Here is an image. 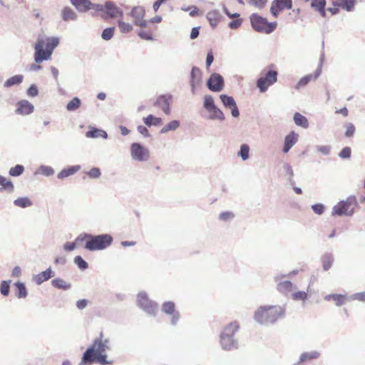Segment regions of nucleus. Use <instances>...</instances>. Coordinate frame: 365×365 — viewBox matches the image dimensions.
<instances>
[{
	"label": "nucleus",
	"mask_w": 365,
	"mask_h": 365,
	"mask_svg": "<svg viewBox=\"0 0 365 365\" xmlns=\"http://www.w3.org/2000/svg\"><path fill=\"white\" fill-rule=\"evenodd\" d=\"M59 42V38L56 36L47 37L46 40L38 37L34 45L35 62L41 63L44 61L49 60Z\"/></svg>",
	"instance_id": "f03ea898"
},
{
	"label": "nucleus",
	"mask_w": 365,
	"mask_h": 365,
	"mask_svg": "<svg viewBox=\"0 0 365 365\" xmlns=\"http://www.w3.org/2000/svg\"><path fill=\"white\" fill-rule=\"evenodd\" d=\"M144 123L148 127L159 126L163 124V120L160 117H156L153 114H150L143 118Z\"/></svg>",
	"instance_id": "e433bc0d"
},
{
	"label": "nucleus",
	"mask_w": 365,
	"mask_h": 365,
	"mask_svg": "<svg viewBox=\"0 0 365 365\" xmlns=\"http://www.w3.org/2000/svg\"><path fill=\"white\" fill-rule=\"evenodd\" d=\"M55 276V272L52 270L51 267H48L45 271L40 272L39 274H34L32 277V279L37 285H41L44 282L48 281L51 278Z\"/></svg>",
	"instance_id": "6ab92c4d"
},
{
	"label": "nucleus",
	"mask_w": 365,
	"mask_h": 365,
	"mask_svg": "<svg viewBox=\"0 0 365 365\" xmlns=\"http://www.w3.org/2000/svg\"><path fill=\"white\" fill-rule=\"evenodd\" d=\"M81 106V101L78 97H74L66 105L67 110L70 112L76 111Z\"/></svg>",
	"instance_id": "37998d69"
},
{
	"label": "nucleus",
	"mask_w": 365,
	"mask_h": 365,
	"mask_svg": "<svg viewBox=\"0 0 365 365\" xmlns=\"http://www.w3.org/2000/svg\"><path fill=\"white\" fill-rule=\"evenodd\" d=\"M292 8V0H273L271 4L270 13L277 18L283 10Z\"/></svg>",
	"instance_id": "4468645a"
},
{
	"label": "nucleus",
	"mask_w": 365,
	"mask_h": 365,
	"mask_svg": "<svg viewBox=\"0 0 365 365\" xmlns=\"http://www.w3.org/2000/svg\"><path fill=\"white\" fill-rule=\"evenodd\" d=\"M145 11L143 7L142 6H134L130 11V16L133 18H143L145 16Z\"/></svg>",
	"instance_id": "8fccbe9b"
},
{
	"label": "nucleus",
	"mask_w": 365,
	"mask_h": 365,
	"mask_svg": "<svg viewBox=\"0 0 365 365\" xmlns=\"http://www.w3.org/2000/svg\"><path fill=\"white\" fill-rule=\"evenodd\" d=\"M331 147L330 145H317V150L324 155L330 154Z\"/></svg>",
	"instance_id": "338daca9"
},
{
	"label": "nucleus",
	"mask_w": 365,
	"mask_h": 365,
	"mask_svg": "<svg viewBox=\"0 0 365 365\" xmlns=\"http://www.w3.org/2000/svg\"><path fill=\"white\" fill-rule=\"evenodd\" d=\"M326 4V0H312L311 1L312 8L318 11L319 14L324 18L327 16L325 10Z\"/></svg>",
	"instance_id": "c756f323"
},
{
	"label": "nucleus",
	"mask_w": 365,
	"mask_h": 365,
	"mask_svg": "<svg viewBox=\"0 0 365 365\" xmlns=\"http://www.w3.org/2000/svg\"><path fill=\"white\" fill-rule=\"evenodd\" d=\"M202 71L197 66H192L190 72V86L191 87H195L196 84H198L201 81Z\"/></svg>",
	"instance_id": "f704fd0d"
},
{
	"label": "nucleus",
	"mask_w": 365,
	"mask_h": 365,
	"mask_svg": "<svg viewBox=\"0 0 365 365\" xmlns=\"http://www.w3.org/2000/svg\"><path fill=\"white\" fill-rule=\"evenodd\" d=\"M16 287L15 294L19 299H24L28 296V291L24 282L17 281L14 283Z\"/></svg>",
	"instance_id": "72a5a7b5"
},
{
	"label": "nucleus",
	"mask_w": 365,
	"mask_h": 365,
	"mask_svg": "<svg viewBox=\"0 0 365 365\" xmlns=\"http://www.w3.org/2000/svg\"><path fill=\"white\" fill-rule=\"evenodd\" d=\"M110 339H103V333L101 332L98 337L96 338L93 343L89 346H94L96 349H98V346L101 345L103 346V351L110 350Z\"/></svg>",
	"instance_id": "c85d7f7f"
},
{
	"label": "nucleus",
	"mask_w": 365,
	"mask_h": 365,
	"mask_svg": "<svg viewBox=\"0 0 365 365\" xmlns=\"http://www.w3.org/2000/svg\"><path fill=\"white\" fill-rule=\"evenodd\" d=\"M235 215L230 211H225L220 214L219 220L222 221H228L232 218H234Z\"/></svg>",
	"instance_id": "0e129e2a"
},
{
	"label": "nucleus",
	"mask_w": 365,
	"mask_h": 365,
	"mask_svg": "<svg viewBox=\"0 0 365 365\" xmlns=\"http://www.w3.org/2000/svg\"><path fill=\"white\" fill-rule=\"evenodd\" d=\"M162 312L168 315H171V324L175 326L180 319V313L175 310V304L172 301L165 302L162 304Z\"/></svg>",
	"instance_id": "f3484780"
},
{
	"label": "nucleus",
	"mask_w": 365,
	"mask_h": 365,
	"mask_svg": "<svg viewBox=\"0 0 365 365\" xmlns=\"http://www.w3.org/2000/svg\"><path fill=\"white\" fill-rule=\"evenodd\" d=\"M51 285L56 289L62 290H68L71 288V284L66 282L61 278H55L52 279Z\"/></svg>",
	"instance_id": "58836bf2"
},
{
	"label": "nucleus",
	"mask_w": 365,
	"mask_h": 365,
	"mask_svg": "<svg viewBox=\"0 0 365 365\" xmlns=\"http://www.w3.org/2000/svg\"><path fill=\"white\" fill-rule=\"evenodd\" d=\"M313 212L319 215H322L325 210V206L322 203H316L312 205Z\"/></svg>",
	"instance_id": "680f3d73"
},
{
	"label": "nucleus",
	"mask_w": 365,
	"mask_h": 365,
	"mask_svg": "<svg viewBox=\"0 0 365 365\" xmlns=\"http://www.w3.org/2000/svg\"><path fill=\"white\" fill-rule=\"evenodd\" d=\"M293 120L294 123L303 128H307L309 127V122L307 118L299 113H295L294 114Z\"/></svg>",
	"instance_id": "ea45409f"
},
{
	"label": "nucleus",
	"mask_w": 365,
	"mask_h": 365,
	"mask_svg": "<svg viewBox=\"0 0 365 365\" xmlns=\"http://www.w3.org/2000/svg\"><path fill=\"white\" fill-rule=\"evenodd\" d=\"M324 59V53H322L319 58V63L318 67L315 70L314 73L308 74L303 76L300 80L297 82V83L294 86V88L296 90H299L303 87H305L311 81L317 80L322 73V68L323 61Z\"/></svg>",
	"instance_id": "9d476101"
},
{
	"label": "nucleus",
	"mask_w": 365,
	"mask_h": 365,
	"mask_svg": "<svg viewBox=\"0 0 365 365\" xmlns=\"http://www.w3.org/2000/svg\"><path fill=\"white\" fill-rule=\"evenodd\" d=\"M73 262L75 264L81 269V271H84L88 268V262L83 259V257L80 255H77L74 257Z\"/></svg>",
	"instance_id": "09e8293b"
},
{
	"label": "nucleus",
	"mask_w": 365,
	"mask_h": 365,
	"mask_svg": "<svg viewBox=\"0 0 365 365\" xmlns=\"http://www.w3.org/2000/svg\"><path fill=\"white\" fill-rule=\"evenodd\" d=\"M220 99L223 104L224 107L230 109L231 115L234 118H238L240 116V110L237 106V103L232 96L227 94H221Z\"/></svg>",
	"instance_id": "2eb2a0df"
},
{
	"label": "nucleus",
	"mask_w": 365,
	"mask_h": 365,
	"mask_svg": "<svg viewBox=\"0 0 365 365\" xmlns=\"http://www.w3.org/2000/svg\"><path fill=\"white\" fill-rule=\"evenodd\" d=\"M173 99L171 94L160 95L154 103V106L160 108L165 114L170 115L171 113L170 103Z\"/></svg>",
	"instance_id": "dca6fc26"
},
{
	"label": "nucleus",
	"mask_w": 365,
	"mask_h": 365,
	"mask_svg": "<svg viewBox=\"0 0 365 365\" xmlns=\"http://www.w3.org/2000/svg\"><path fill=\"white\" fill-rule=\"evenodd\" d=\"M349 299L365 302V292L354 294L349 297Z\"/></svg>",
	"instance_id": "774afa93"
},
{
	"label": "nucleus",
	"mask_w": 365,
	"mask_h": 365,
	"mask_svg": "<svg viewBox=\"0 0 365 365\" xmlns=\"http://www.w3.org/2000/svg\"><path fill=\"white\" fill-rule=\"evenodd\" d=\"M282 168H283L284 173L289 176L288 181H289V184L291 185H295V182L293 179L294 171H293L292 166L287 163H284L282 165Z\"/></svg>",
	"instance_id": "49530a36"
},
{
	"label": "nucleus",
	"mask_w": 365,
	"mask_h": 365,
	"mask_svg": "<svg viewBox=\"0 0 365 365\" xmlns=\"http://www.w3.org/2000/svg\"><path fill=\"white\" fill-rule=\"evenodd\" d=\"M54 169L48 165H41L38 167L36 174H41L46 177L52 176L54 174Z\"/></svg>",
	"instance_id": "a18cd8bd"
},
{
	"label": "nucleus",
	"mask_w": 365,
	"mask_h": 365,
	"mask_svg": "<svg viewBox=\"0 0 365 365\" xmlns=\"http://www.w3.org/2000/svg\"><path fill=\"white\" fill-rule=\"evenodd\" d=\"M285 315V308L282 306H261L255 313V320L262 325L274 324Z\"/></svg>",
	"instance_id": "7ed1b4c3"
},
{
	"label": "nucleus",
	"mask_w": 365,
	"mask_h": 365,
	"mask_svg": "<svg viewBox=\"0 0 365 365\" xmlns=\"http://www.w3.org/2000/svg\"><path fill=\"white\" fill-rule=\"evenodd\" d=\"M24 165L18 164L10 168L9 174L12 177H19L24 173Z\"/></svg>",
	"instance_id": "de8ad7c7"
},
{
	"label": "nucleus",
	"mask_w": 365,
	"mask_h": 365,
	"mask_svg": "<svg viewBox=\"0 0 365 365\" xmlns=\"http://www.w3.org/2000/svg\"><path fill=\"white\" fill-rule=\"evenodd\" d=\"M14 205L21 208H26L33 205V202L28 197H20L14 200Z\"/></svg>",
	"instance_id": "a19ab883"
},
{
	"label": "nucleus",
	"mask_w": 365,
	"mask_h": 365,
	"mask_svg": "<svg viewBox=\"0 0 365 365\" xmlns=\"http://www.w3.org/2000/svg\"><path fill=\"white\" fill-rule=\"evenodd\" d=\"M113 241V238L109 234L94 235L82 233L76 237L77 243L85 242L84 248L92 252L106 249L112 244Z\"/></svg>",
	"instance_id": "f257e3e1"
},
{
	"label": "nucleus",
	"mask_w": 365,
	"mask_h": 365,
	"mask_svg": "<svg viewBox=\"0 0 365 365\" xmlns=\"http://www.w3.org/2000/svg\"><path fill=\"white\" fill-rule=\"evenodd\" d=\"M351 155V149L350 147L343 148L339 153V157L342 159H349Z\"/></svg>",
	"instance_id": "bf43d9fd"
},
{
	"label": "nucleus",
	"mask_w": 365,
	"mask_h": 365,
	"mask_svg": "<svg viewBox=\"0 0 365 365\" xmlns=\"http://www.w3.org/2000/svg\"><path fill=\"white\" fill-rule=\"evenodd\" d=\"M86 136L88 138H97L101 137L103 139H107L108 133L104 130L90 126L89 130L86 133Z\"/></svg>",
	"instance_id": "a878e982"
},
{
	"label": "nucleus",
	"mask_w": 365,
	"mask_h": 365,
	"mask_svg": "<svg viewBox=\"0 0 365 365\" xmlns=\"http://www.w3.org/2000/svg\"><path fill=\"white\" fill-rule=\"evenodd\" d=\"M277 284V289L280 293L287 295L289 294L294 289H296V287L293 284V283L289 280L282 281L279 280Z\"/></svg>",
	"instance_id": "4be33fe9"
},
{
	"label": "nucleus",
	"mask_w": 365,
	"mask_h": 365,
	"mask_svg": "<svg viewBox=\"0 0 365 365\" xmlns=\"http://www.w3.org/2000/svg\"><path fill=\"white\" fill-rule=\"evenodd\" d=\"M38 86L33 83L29 86V87L26 90V94L29 97H36L38 95Z\"/></svg>",
	"instance_id": "4d7b16f0"
},
{
	"label": "nucleus",
	"mask_w": 365,
	"mask_h": 365,
	"mask_svg": "<svg viewBox=\"0 0 365 365\" xmlns=\"http://www.w3.org/2000/svg\"><path fill=\"white\" fill-rule=\"evenodd\" d=\"M118 24L122 33H129L133 30V26L129 23H125L121 20H118Z\"/></svg>",
	"instance_id": "864d4df0"
},
{
	"label": "nucleus",
	"mask_w": 365,
	"mask_h": 365,
	"mask_svg": "<svg viewBox=\"0 0 365 365\" xmlns=\"http://www.w3.org/2000/svg\"><path fill=\"white\" fill-rule=\"evenodd\" d=\"M34 110V106L27 100H21L17 103L16 113L21 115H29Z\"/></svg>",
	"instance_id": "aec40b11"
},
{
	"label": "nucleus",
	"mask_w": 365,
	"mask_h": 365,
	"mask_svg": "<svg viewBox=\"0 0 365 365\" xmlns=\"http://www.w3.org/2000/svg\"><path fill=\"white\" fill-rule=\"evenodd\" d=\"M130 154L133 160L144 162L149 158V150L140 143H133L130 145Z\"/></svg>",
	"instance_id": "9b49d317"
},
{
	"label": "nucleus",
	"mask_w": 365,
	"mask_h": 365,
	"mask_svg": "<svg viewBox=\"0 0 365 365\" xmlns=\"http://www.w3.org/2000/svg\"><path fill=\"white\" fill-rule=\"evenodd\" d=\"M332 215L337 216H351L354 213V208L350 209L344 202H339L337 205L334 206L332 209Z\"/></svg>",
	"instance_id": "a211bd4d"
},
{
	"label": "nucleus",
	"mask_w": 365,
	"mask_h": 365,
	"mask_svg": "<svg viewBox=\"0 0 365 365\" xmlns=\"http://www.w3.org/2000/svg\"><path fill=\"white\" fill-rule=\"evenodd\" d=\"M61 18L64 21H76L78 15L69 6H64L61 11Z\"/></svg>",
	"instance_id": "7c9ffc66"
},
{
	"label": "nucleus",
	"mask_w": 365,
	"mask_h": 365,
	"mask_svg": "<svg viewBox=\"0 0 365 365\" xmlns=\"http://www.w3.org/2000/svg\"><path fill=\"white\" fill-rule=\"evenodd\" d=\"M240 324L237 321L225 325L220 334V344L225 351H232L238 349L239 341L236 334L240 330Z\"/></svg>",
	"instance_id": "20e7f679"
},
{
	"label": "nucleus",
	"mask_w": 365,
	"mask_h": 365,
	"mask_svg": "<svg viewBox=\"0 0 365 365\" xmlns=\"http://www.w3.org/2000/svg\"><path fill=\"white\" fill-rule=\"evenodd\" d=\"M334 6H341L346 11H352L354 9L355 1L354 0H338V1H332Z\"/></svg>",
	"instance_id": "c9c22d12"
},
{
	"label": "nucleus",
	"mask_w": 365,
	"mask_h": 365,
	"mask_svg": "<svg viewBox=\"0 0 365 365\" xmlns=\"http://www.w3.org/2000/svg\"><path fill=\"white\" fill-rule=\"evenodd\" d=\"M308 297L307 292L304 291H298L292 294V299L295 301L298 300H302L305 301L307 300Z\"/></svg>",
	"instance_id": "13d9d810"
},
{
	"label": "nucleus",
	"mask_w": 365,
	"mask_h": 365,
	"mask_svg": "<svg viewBox=\"0 0 365 365\" xmlns=\"http://www.w3.org/2000/svg\"><path fill=\"white\" fill-rule=\"evenodd\" d=\"M334 261V255L331 252H325L321 257L322 268L324 271H328L333 265Z\"/></svg>",
	"instance_id": "2f4dec72"
},
{
	"label": "nucleus",
	"mask_w": 365,
	"mask_h": 365,
	"mask_svg": "<svg viewBox=\"0 0 365 365\" xmlns=\"http://www.w3.org/2000/svg\"><path fill=\"white\" fill-rule=\"evenodd\" d=\"M222 15L218 10H212L207 12L206 18L212 28L215 29L222 19Z\"/></svg>",
	"instance_id": "b1692460"
},
{
	"label": "nucleus",
	"mask_w": 365,
	"mask_h": 365,
	"mask_svg": "<svg viewBox=\"0 0 365 365\" xmlns=\"http://www.w3.org/2000/svg\"><path fill=\"white\" fill-rule=\"evenodd\" d=\"M104 19H113L117 17L123 18V11L115 4L110 1H106L104 14H102Z\"/></svg>",
	"instance_id": "ddd939ff"
},
{
	"label": "nucleus",
	"mask_w": 365,
	"mask_h": 365,
	"mask_svg": "<svg viewBox=\"0 0 365 365\" xmlns=\"http://www.w3.org/2000/svg\"><path fill=\"white\" fill-rule=\"evenodd\" d=\"M11 280H3L0 284V292L3 296H8L10 293Z\"/></svg>",
	"instance_id": "603ef678"
},
{
	"label": "nucleus",
	"mask_w": 365,
	"mask_h": 365,
	"mask_svg": "<svg viewBox=\"0 0 365 365\" xmlns=\"http://www.w3.org/2000/svg\"><path fill=\"white\" fill-rule=\"evenodd\" d=\"M278 71L276 66L270 63L261 72V76L256 81V86L260 93H265L268 88L277 81Z\"/></svg>",
	"instance_id": "423d86ee"
},
{
	"label": "nucleus",
	"mask_w": 365,
	"mask_h": 365,
	"mask_svg": "<svg viewBox=\"0 0 365 365\" xmlns=\"http://www.w3.org/2000/svg\"><path fill=\"white\" fill-rule=\"evenodd\" d=\"M138 35L140 38H142L143 40H147V41H153V36L151 32H150V31L140 30L138 32Z\"/></svg>",
	"instance_id": "e2e57ef3"
},
{
	"label": "nucleus",
	"mask_w": 365,
	"mask_h": 365,
	"mask_svg": "<svg viewBox=\"0 0 365 365\" xmlns=\"http://www.w3.org/2000/svg\"><path fill=\"white\" fill-rule=\"evenodd\" d=\"M86 175L92 179H96L101 177V171L99 168L93 167L90 170L86 172Z\"/></svg>",
	"instance_id": "5fc2aeb1"
},
{
	"label": "nucleus",
	"mask_w": 365,
	"mask_h": 365,
	"mask_svg": "<svg viewBox=\"0 0 365 365\" xmlns=\"http://www.w3.org/2000/svg\"><path fill=\"white\" fill-rule=\"evenodd\" d=\"M0 192L6 191L12 193L14 191V185L12 181L3 175H0Z\"/></svg>",
	"instance_id": "cd10ccee"
},
{
	"label": "nucleus",
	"mask_w": 365,
	"mask_h": 365,
	"mask_svg": "<svg viewBox=\"0 0 365 365\" xmlns=\"http://www.w3.org/2000/svg\"><path fill=\"white\" fill-rule=\"evenodd\" d=\"M225 86V81L222 76L217 73H213L207 80V87L212 92H220Z\"/></svg>",
	"instance_id": "f8f14e48"
},
{
	"label": "nucleus",
	"mask_w": 365,
	"mask_h": 365,
	"mask_svg": "<svg viewBox=\"0 0 365 365\" xmlns=\"http://www.w3.org/2000/svg\"><path fill=\"white\" fill-rule=\"evenodd\" d=\"M298 140V134L294 131H291L284 138V145L282 151L284 153H287L290 149L296 144Z\"/></svg>",
	"instance_id": "412c9836"
},
{
	"label": "nucleus",
	"mask_w": 365,
	"mask_h": 365,
	"mask_svg": "<svg viewBox=\"0 0 365 365\" xmlns=\"http://www.w3.org/2000/svg\"><path fill=\"white\" fill-rule=\"evenodd\" d=\"M81 242L79 243H77L76 242V239L75 240L74 242H66L64 245H63V249L66 252H71L73 250H74L76 248V246L77 245H79Z\"/></svg>",
	"instance_id": "69168bd1"
},
{
	"label": "nucleus",
	"mask_w": 365,
	"mask_h": 365,
	"mask_svg": "<svg viewBox=\"0 0 365 365\" xmlns=\"http://www.w3.org/2000/svg\"><path fill=\"white\" fill-rule=\"evenodd\" d=\"M180 125V123L178 120H173L170 121L167 125L161 128L160 130V134L166 133L169 131H174L178 129Z\"/></svg>",
	"instance_id": "79ce46f5"
},
{
	"label": "nucleus",
	"mask_w": 365,
	"mask_h": 365,
	"mask_svg": "<svg viewBox=\"0 0 365 365\" xmlns=\"http://www.w3.org/2000/svg\"><path fill=\"white\" fill-rule=\"evenodd\" d=\"M234 18L235 19H233L228 24V26L230 29H237L239 27H240V26L242 24V19L240 18V16L239 17Z\"/></svg>",
	"instance_id": "052dcab7"
},
{
	"label": "nucleus",
	"mask_w": 365,
	"mask_h": 365,
	"mask_svg": "<svg viewBox=\"0 0 365 365\" xmlns=\"http://www.w3.org/2000/svg\"><path fill=\"white\" fill-rule=\"evenodd\" d=\"M346 130L344 133V135L346 138H351L354 135L356 128L354 125L351 123H347L345 124Z\"/></svg>",
	"instance_id": "6e6d98bb"
},
{
	"label": "nucleus",
	"mask_w": 365,
	"mask_h": 365,
	"mask_svg": "<svg viewBox=\"0 0 365 365\" xmlns=\"http://www.w3.org/2000/svg\"><path fill=\"white\" fill-rule=\"evenodd\" d=\"M319 356H320V354L317 351L304 352L300 355L299 361L297 362H296L294 365H302L303 362L309 361L313 359H316L319 358Z\"/></svg>",
	"instance_id": "bb28decb"
},
{
	"label": "nucleus",
	"mask_w": 365,
	"mask_h": 365,
	"mask_svg": "<svg viewBox=\"0 0 365 365\" xmlns=\"http://www.w3.org/2000/svg\"><path fill=\"white\" fill-rule=\"evenodd\" d=\"M136 302L137 306L148 316H156L158 304L155 301L150 299L145 291H141L137 294Z\"/></svg>",
	"instance_id": "6e6552de"
},
{
	"label": "nucleus",
	"mask_w": 365,
	"mask_h": 365,
	"mask_svg": "<svg viewBox=\"0 0 365 365\" xmlns=\"http://www.w3.org/2000/svg\"><path fill=\"white\" fill-rule=\"evenodd\" d=\"M203 108L210 113L209 119L212 120H218L223 121L225 119V114L220 108H219L210 95H205L203 98Z\"/></svg>",
	"instance_id": "1a4fd4ad"
},
{
	"label": "nucleus",
	"mask_w": 365,
	"mask_h": 365,
	"mask_svg": "<svg viewBox=\"0 0 365 365\" xmlns=\"http://www.w3.org/2000/svg\"><path fill=\"white\" fill-rule=\"evenodd\" d=\"M115 29L114 26L104 29L101 34V38L105 41L110 40L113 37Z\"/></svg>",
	"instance_id": "3c124183"
},
{
	"label": "nucleus",
	"mask_w": 365,
	"mask_h": 365,
	"mask_svg": "<svg viewBox=\"0 0 365 365\" xmlns=\"http://www.w3.org/2000/svg\"><path fill=\"white\" fill-rule=\"evenodd\" d=\"M252 29L259 33L269 34L275 31L277 22H269L267 19L257 13L252 14L250 16Z\"/></svg>",
	"instance_id": "0eeeda50"
},
{
	"label": "nucleus",
	"mask_w": 365,
	"mask_h": 365,
	"mask_svg": "<svg viewBox=\"0 0 365 365\" xmlns=\"http://www.w3.org/2000/svg\"><path fill=\"white\" fill-rule=\"evenodd\" d=\"M75 9L81 13H86L91 9L90 0H69Z\"/></svg>",
	"instance_id": "5701e85b"
},
{
	"label": "nucleus",
	"mask_w": 365,
	"mask_h": 365,
	"mask_svg": "<svg viewBox=\"0 0 365 365\" xmlns=\"http://www.w3.org/2000/svg\"><path fill=\"white\" fill-rule=\"evenodd\" d=\"M324 299L326 301L333 300L335 302L336 305L337 307H341L344 304H345L346 301L348 299L346 295L341 294H327L324 297Z\"/></svg>",
	"instance_id": "473e14b6"
},
{
	"label": "nucleus",
	"mask_w": 365,
	"mask_h": 365,
	"mask_svg": "<svg viewBox=\"0 0 365 365\" xmlns=\"http://www.w3.org/2000/svg\"><path fill=\"white\" fill-rule=\"evenodd\" d=\"M93 363L100 365H112L113 360H108L106 351H103V346H98V349L94 346H88L83 353L79 365H93Z\"/></svg>",
	"instance_id": "39448f33"
},
{
	"label": "nucleus",
	"mask_w": 365,
	"mask_h": 365,
	"mask_svg": "<svg viewBox=\"0 0 365 365\" xmlns=\"http://www.w3.org/2000/svg\"><path fill=\"white\" fill-rule=\"evenodd\" d=\"M24 76L21 74L15 75L8 78L5 83L4 86L5 88H11L12 86H19L23 82Z\"/></svg>",
	"instance_id": "4c0bfd02"
},
{
	"label": "nucleus",
	"mask_w": 365,
	"mask_h": 365,
	"mask_svg": "<svg viewBox=\"0 0 365 365\" xmlns=\"http://www.w3.org/2000/svg\"><path fill=\"white\" fill-rule=\"evenodd\" d=\"M250 146L247 144H242L237 152V155L242 158L243 161L247 160L250 158Z\"/></svg>",
	"instance_id": "c03bdc74"
},
{
	"label": "nucleus",
	"mask_w": 365,
	"mask_h": 365,
	"mask_svg": "<svg viewBox=\"0 0 365 365\" xmlns=\"http://www.w3.org/2000/svg\"><path fill=\"white\" fill-rule=\"evenodd\" d=\"M81 169V165H71L66 168H64L61 170L57 175V178L60 180H63L66 178H68L71 175H74Z\"/></svg>",
	"instance_id": "393cba45"
}]
</instances>
